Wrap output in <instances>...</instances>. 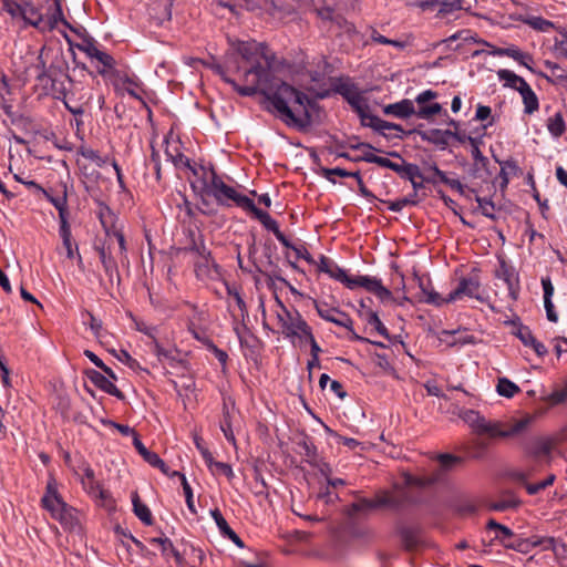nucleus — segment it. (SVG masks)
Returning a JSON list of instances; mask_svg holds the SVG:
<instances>
[{
  "mask_svg": "<svg viewBox=\"0 0 567 567\" xmlns=\"http://www.w3.org/2000/svg\"><path fill=\"white\" fill-rule=\"evenodd\" d=\"M83 488L89 493L93 494L95 489H99L100 482L95 480V473L92 467H85V473L81 478Z\"/></svg>",
  "mask_w": 567,
  "mask_h": 567,
  "instance_id": "55",
  "label": "nucleus"
},
{
  "mask_svg": "<svg viewBox=\"0 0 567 567\" xmlns=\"http://www.w3.org/2000/svg\"><path fill=\"white\" fill-rule=\"evenodd\" d=\"M256 49H257L256 41H243V42H239V44L237 47V52L244 61L252 64L256 61H259L258 59H256Z\"/></svg>",
  "mask_w": 567,
  "mask_h": 567,
  "instance_id": "45",
  "label": "nucleus"
},
{
  "mask_svg": "<svg viewBox=\"0 0 567 567\" xmlns=\"http://www.w3.org/2000/svg\"><path fill=\"white\" fill-rule=\"evenodd\" d=\"M558 540L555 537L551 536H530L528 543H523V546L518 548L520 550V554H528L533 550L535 547H540L542 550H551L556 553V545Z\"/></svg>",
  "mask_w": 567,
  "mask_h": 567,
  "instance_id": "31",
  "label": "nucleus"
},
{
  "mask_svg": "<svg viewBox=\"0 0 567 567\" xmlns=\"http://www.w3.org/2000/svg\"><path fill=\"white\" fill-rule=\"evenodd\" d=\"M153 339V352L157 355L158 360L166 359L172 367L181 365L183 369L188 370V362L184 359H177L172 350H167L161 346L156 338L148 331H144Z\"/></svg>",
  "mask_w": 567,
  "mask_h": 567,
  "instance_id": "33",
  "label": "nucleus"
},
{
  "mask_svg": "<svg viewBox=\"0 0 567 567\" xmlns=\"http://www.w3.org/2000/svg\"><path fill=\"white\" fill-rule=\"evenodd\" d=\"M166 156L172 161L175 167L177 168H187L194 175L197 174L196 168L192 165L190 159L185 156L177 147H175L174 152L167 147L165 150Z\"/></svg>",
  "mask_w": 567,
  "mask_h": 567,
  "instance_id": "40",
  "label": "nucleus"
},
{
  "mask_svg": "<svg viewBox=\"0 0 567 567\" xmlns=\"http://www.w3.org/2000/svg\"><path fill=\"white\" fill-rule=\"evenodd\" d=\"M312 302L317 313L321 319L328 322H332L339 327H343L349 331V340L363 343L370 342V339L362 337L354 331L353 320L347 312L340 310L339 308H329L327 303H321L316 299H313Z\"/></svg>",
  "mask_w": 567,
  "mask_h": 567,
  "instance_id": "11",
  "label": "nucleus"
},
{
  "mask_svg": "<svg viewBox=\"0 0 567 567\" xmlns=\"http://www.w3.org/2000/svg\"><path fill=\"white\" fill-rule=\"evenodd\" d=\"M210 515H212L213 519L215 520V523L219 529V533L224 537H226L233 529L228 525V523L225 519V517L223 516L221 512L218 508H214L210 511Z\"/></svg>",
  "mask_w": 567,
  "mask_h": 567,
  "instance_id": "63",
  "label": "nucleus"
},
{
  "mask_svg": "<svg viewBox=\"0 0 567 567\" xmlns=\"http://www.w3.org/2000/svg\"><path fill=\"white\" fill-rule=\"evenodd\" d=\"M363 126L370 127L379 133H382L383 130L396 128V123L388 122V121L381 120L377 115L370 114L369 118L367 120V122Z\"/></svg>",
  "mask_w": 567,
  "mask_h": 567,
  "instance_id": "52",
  "label": "nucleus"
},
{
  "mask_svg": "<svg viewBox=\"0 0 567 567\" xmlns=\"http://www.w3.org/2000/svg\"><path fill=\"white\" fill-rule=\"evenodd\" d=\"M313 7V11L321 20L322 28L327 29V32L332 33L334 37L347 35L348 39L359 34L355 25L348 21L342 14L336 13L337 0H310Z\"/></svg>",
  "mask_w": 567,
  "mask_h": 567,
  "instance_id": "4",
  "label": "nucleus"
},
{
  "mask_svg": "<svg viewBox=\"0 0 567 567\" xmlns=\"http://www.w3.org/2000/svg\"><path fill=\"white\" fill-rule=\"evenodd\" d=\"M241 328L239 326L234 327V332L238 337L240 347L255 350L259 342L258 338L249 330L245 321H241Z\"/></svg>",
  "mask_w": 567,
  "mask_h": 567,
  "instance_id": "38",
  "label": "nucleus"
},
{
  "mask_svg": "<svg viewBox=\"0 0 567 567\" xmlns=\"http://www.w3.org/2000/svg\"><path fill=\"white\" fill-rule=\"evenodd\" d=\"M297 445L301 449V452L306 456V462H308L311 466H316L318 464L319 455L317 446L311 441V437L302 433L301 439L297 442Z\"/></svg>",
  "mask_w": 567,
  "mask_h": 567,
  "instance_id": "37",
  "label": "nucleus"
},
{
  "mask_svg": "<svg viewBox=\"0 0 567 567\" xmlns=\"http://www.w3.org/2000/svg\"><path fill=\"white\" fill-rule=\"evenodd\" d=\"M131 497L133 504V513L136 515V517L146 526L153 525L154 518L151 509L141 501L138 493L134 491Z\"/></svg>",
  "mask_w": 567,
  "mask_h": 567,
  "instance_id": "36",
  "label": "nucleus"
},
{
  "mask_svg": "<svg viewBox=\"0 0 567 567\" xmlns=\"http://www.w3.org/2000/svg\"><path fill=\"white\" fill-rule=\"evenodd\" d=\"M443 107L440 103H430L427 106H421L415 109L414 102L409 99H403L396 103L388 104L383 107L385 115H393L398 118H408L415 115L422 120H429L434 115L441 114Z\"/></svg>",
  "mask_w": 567,
  "mask_h": 567,
  "instance_id": "9",
  "label": "nucleus"
},
{
  "mask_svg": "<svg viewBox=\"0 0 567 567\" xmlns=\"http://www.w3.org/2000/svg\"><path fill=\"white\" fill-rule=\"evenodd\" d=\"M133 445L136 449V451L138 452V454L143 457V460L145 462H147L150 465L152 463H156V462L158 463V456L159 455L157 453H155V452L150 451L142 443V441L140 440V435L138 434H135Z\"/></svg>",
  "mask_w": 567,
  "mask_h": 567,
  "instance_id": "51",
  "label": "nucleus"
},
{
  "mask_svg": "<svg viewBox=\"0 0 567 567\" xmlns=\"http://www.w3.org/2000/svg\"><path fill=\"white\" fill-rule=\"evenodd\" d=\"M13 178L23 185H25L30 190H32L35 195L42 194L51 204L52 200H59L61 196H53L50 192L44 189L40 184L35 181H27L22 178L20 175L14 174Z\"/></svg>",
  "mask_w": 567,
  "mask_h": 567,
  "instance_id": "44",
  "label": "nucleus"
},
{
  "mask_svg": "<svg viewBox=\"0 0 567 567\" xmlns=\"http://www.w3.org/2000/svg\"><path fill=\"white\" fill-rule=\"evenodd\" d=\"M422 526L419 523L406 524L403 520L395 523V534L400 537L406 551H413L421 544Z\"/></svg>",
  "mask_w": 567,
  "mask_h": 567,
  "instance_id": "17",
  "label": "nucleus"
},
{
  "mask_svg": "<svg viewBox=\"0 0 567 567\" xmlns=\"http://www.w3.org/2000/svg\"><path fill=\"white\" fill-rule=\"evenodd\" d=\"M94 248L99 255V258L103 266L104 272L109 279V284L111 286H113V284L116 282V285L120 286L122 279H121L117 261L112 256L111 251L109 249H106L104 245L95 246Z\"/></svg>",
  "mask_w": 567,
  "mask_h": 567,
  "instance_id": "21",
  "label": "nucleus"
},
{
  "mask_svg": "<svg viewBox=\"0 0 567 567\" xmlns=\"http://www.w3.org/2000/svg\"><path fill=\"white\" fill-rule=\"evenodd\" d=\"M519 505H520V502L512 495L511 497H507L505 499L493 502L489 505V508L495 512H504L507 509L516 508Z\"/></svg>",
  "mask_w": 567,
  "mask_h": 567,
  "instance_id": "61",
  "label": "nucleus"
},
{
  "mask_svg": "<svg viewBox=\"0 0 567 567\" xmlns=\"http://www.w3.org/2000/svg\"><path fill=\"white\" fill-rule=\"evenodd\" d=\"M497 76L501 81L505 82V86L511 87L518 92V87L523 86V82H526L524 78L517 75L511 70L501 69L497 71Z\"/></svg>",
  "mask_w": 567,
  "mask_h": 567,
  "instance_id": "43",
  "label": "nucleus"
},
{
  "mask_svg": "<svg viewBox=\"0 0 567 567\" xmlns=\"http://www.w3.org/2000/svg\"><path fill=\"white\" fill-rule=\"evenodd\" d=\"M426 174H423V182L426 184L436 185L439 182L443 183L446 179V174L436 163H432L425 168Z\"/></svg>",
  "mask_w": 567,
  "mask_h": 567,
  "instance_id": "49",
  "label": "nucleus"
},
{
  "mask_svg": "<svg viewBox=\"0 0 567 567\" xmlns=\"http://www.w3.org/2000/svg\"><path fill=\"white\" fill-rule=\"evenodd\" d=\"M189 245L185 247V251H190L200 258L195 262V274L197 278L209 277L210 271L214 270L216 274H220V266L214 259L212 251L206 247L204 235L195 230H188Z\"/></svg>",
  "mask_w": 567,
  "mask_h": 567,
  "instance_id": "8",
  "label": "nucleus"
},
{
  "mask_svg": "<svg viewBox=\"0 0 567 567\" xmlns=\"http://www.w3.org/2000/svg\"><path fill=\"white\" fill-rule=\"evenodd\" d=\"M74 33L82 39L81 43H74L66 33H63V37L70 45L71 51L73 50V48H76L78 50L84 52L89 58L93 59L95 52L99 51V49L95 45L96 41L94 40V38L91 37L83 28L78 29V32Z\"/></svg>",
  "mask_w": 567,
  "mask_h": 567,
  "instance_id": "28",
  "label": "nucleus"
},
{
  "mask_svg": "<svg viewBox=\"0 0 567 567\" xmlns=\"http://www.w3.org/2000/svg\"><path fill=\"white\" fill-rule=\"evenodd\" d=\"M547 130L554 137H560L566 132V123L561 112L547 120Z\"/></svg>",
  "mask_w": 567,
  "mask_h": 567,
  "instance_id": "46",
  "label": "nucleus"
},
{
  "mask_svg": "<svg viewBox=\"0 0 567 567\" xmlns=\"http://www.w3.org/2000/svg\"><path fill=\"white\" fill-rule=\"evenodd\" d=\"M85 377L103 392L115 396L118 400H125L124 393L111 381L109 378L97 370L86 369L84 371Z\"/></svg>",
  "mask_w": 567,
  "mask_h": 567,
  "instance_id": "23",
  "label": "nucleus"
},
{
  "mask_svg": "<svg viewBox=\"0 0 567 567\" xmlns=\"http://www.w3.org/2000/svg\"><path fill=\"white\" fill-rule=\"evenodd\" d=\"M310 92L313 93V95H308L307 93L302 92L303 96H306V100L302 99L301 105L295 103V101H289L287 103L289 110L292 113V116L298 121H301V123L305 125L300 127L298 124L292 123L287 116L280 115V120L287 126L295 127L302 133H306L309 130V127L315 122V114L321 110L318 101L330 96V90L316 92L311 89Z\"/></svg>",
  "mask_w": 567,
  "mask_h": 567,
  "instance_id": "5",
  "label": "nucleus"
},
{
  "mask_svg": "<svg viewBox=\"0 0 567 567\" xmlns=\"http://www.w3.org/2000/svg\"><path fill=\"white\" fill-rule=\"evenodd\" d=\"M493 54L498 55V56L512 58L513 60L518 62L520 65H523L527 70H529L532 73H534L540 78H544L548 83H555V81L549 75H547L546 73H544L542 71H536L532 66V63L534 62V58L530 53L523 52L518 47H516L514 44H511L506 48H496L493 51Z\"/></svg>",
  "mask_w": 567,
  "mask_h": 567,
  "instance_id": "16",
  "label": "nucleus"
},
{
  "mask_svg": "<svg viewBox=\"0 0 567 567\" xmlns=\"http://www.w3.org/2000/svg\"><path fill=\"white\" fill-rule=\"evenodd\" d=\"M543 400L549 403L551 406L561 404L567 401V384L559 390L553 391L547 396H544Z\"/></svg>",
  "mask_w": 567,
  "mask_h": 567,
  "instance_id": "64",
  "label": "nucleus"
},
{
  "mask_svg": "<svg viewBox=\"0 0 567 567\" xmlns=\"http://www.w3.org/2000/svg\"><path fill=\"white\" fill-rule=\"evenodd\" d=\"M489 442L485 440H474L464 447L466 456L471 460H483L487 455Z\"/></svg>",
  "mask_w": 567,
  "mask_h": 567,
  "instance_id": "39",
  "label": "nucleus"
},
{
  "mask_svg": "<svg viewBox=\"0 0 567 567\" xmlns=\"http://www.w3.org/2000/svg\"><path fill=\"white\" fill-rule=\"evenodd\" d=\"M498 395L511 399L520 392L519 386L507 378H499L496 385Z\"/></svg>",
  "mask_w": 567,
  "mask_h": 567,
  "instance_id": "47",
  "label": "nucleus"
},
{
  "mask_svg": "<svg viewBox=\"0 0 567 567\" xmlns=\"http://www.w3.org/2000/svg\"><path fill=\"white\" fill-rule=\"evenodd\" d=\"M207 65L215 74L219 75L220 79L231 85L234 91H236L240 96H255L256 94H260L265 97V110L271 114H275L279 120L280 115L287 116L292 123L298 124V126H302L301 121H298L292 116L291 111L289 110L287 103L289 101H295V103L301 105L303 96L302 91L298 90L293 85L280 81L277 85H272V73L267 66L260 61H256L250 64L249 68H246L243 73V84L238 83L235 79L228 75V69H226L220 63H204Z\"/></svg>",
  "mask_w": 567,
  "mask_h": 567,
  "instance_id": "1",
  "label": "nucleus"
},
{
  "mask_svg": "<svg viewBox=\"0 0 567 567\" xmlns=\"http://www.w3.org/2000/svg\"><path fill=\"white\" fill-rule=\"evenodd\" d=\"M498 264L499 266L495 271V277L505 281L509 297L513 300H517L519 293L518 274L504 257H498Z\"/></svg>",
  "mask_w": 567,
  "mask_h": 567,
  "instance_id": "18",
  "label": "nucleus"
},
{
  "mask_svg": "<svg viewBox=\"0 0 567 567\" xmlns=\"http://www.w3.org/2000/svg\"><path fill=\"white\" fill-rule=\"evenodd\" d=\"M93 59H96L103 65L102 69L97 70V73L104 78L110 76L112 79V72L115 70L114 69V64H115L114 58L111 54L99 50L97 52H95V55L93 56Z\"/></svg>",
  "mask_w": 567,
  "mask_h": 567,
  "instance_id": "42",
  "label": "nucleus"
},
{
  "mask_svg": "<svg viewBox=\"0 0 567 567\" xmlns=\"http://www.w3.org/2000/svg\"><path fill=\"white\" fill-rule=\"evenodd\" d=\"M3 4V10L7 11L12 18L20 17L22 20L34 28H39L40 23L42 22L43 18L42 14H38L37 19H31L28 16V11L25 6L17 0H1Z\"/></svg>",
  "mask_w": 567,
  "mask_h": 567,
  "instance_id": "26",
  "label": "nucleus"
},
{
  "mask_svg": "<svg viewBox=\"0 0 567 567\" xmlns=\"http://www.w3.org/2000/svg\"><path fill=\"white\" fill-rule=\"evenodd\" d=\"M532 422V416L527 415L520 420H517L509 426H505L499 421H484L478 424L477 435H487L489 439H507L515 436L526 430Z\"/></svg>",
  "mask_w": 567,
  "mask_h": 567,
  "instance_id": "12",
  "label": "nucleus"
},
{
  "mask_svg": "<svg viewBox=\"0 0 567 567\" xmlns=\"http://www.w3.org/2000/svg\"><path fill=\"white\" fill-rule=\"evenodd\" d=\"M396 174L401 178L408 179L410 183L416 178L423 179V173L420 167L416 164L405 162V159H402V164H400Z\"/></svg>",
  "mask_w": 567,
  "mask_h": 567,
  "instance_id": "41",
  "label": "nucleus"
},
{
  "mask_svg": "<svg viewBox=\"0 0 567 567\" xmlns=\"http://www.w3.org/2000/svg\"><path fill=\"white\" fill-rule=\"evenodd\" d=\"M354 501L349 505L344 506L342 513L349 519H355L361 516H368L370 512L381 509V508H391L394 511H399L404 505V497L394 496L388 489H379L375 492L373 498H368L361 496L359 491L353 492Z\"/></svg>",
  "mask_w": 567,
  "mask_h": 567,
  "instance_id": "3",
  "label": "nucleus"
},
{
  "mask_svg": "<svg viewBox=\"0 0 567 567\" xmlns=\"http://www.w3.org/2000/svg\"><path fill=\"white\" fill-rule=\"evenodd\" d=\"M522 85L518 87V93L523 99L524 113L528 115L534 114L539 109V100L527 82H523Z\"/></svg>",
  "mask_w": 567,
  "mask_h": 567,
  "instance_id": "34",
  "label": "nucleus"
},
{
  "mask_svg": "<svg viewBox=\"0 0 567 567\" xmlns=\"http://www.w3.org/2000/svg\"><path fill=\"white\" fill-rule=\"evenodd\" d=\"M226 290L229 296L234 297L236 305L240 310L241 321L244 322L248 317V310L247 305L239 292V289L236 286L226 284Z\"/></svg>",
  "mask_w": 567,
  "mask_h": 567,
  "instance_id": "53",
  "label": "nucleus"
},
{
  "mask_svg": "<svg viewBox=\"0 0 567 567\" xmlns=\"http://www.w3.org/2000/svg\"><path fill=\"white\" fill-rule=\"evenodd\" d=\"M496 163L501 165V171L498 174L499 187L501 189H505L509 183V176H519L523 174L522 168L517 165V162L513 158L501 161L495 155H493Z\"/></svg>",
  "mask_w": 567,
  "mask_h": 567,
  "instance_id": "30",
  "label": "nucleus"
},
{
  "mask_svg": "<svg viewBox=\"0 0 567 567\" xmlns=\"http://www.w3.org/2000/svg\"><path fill=\"white\" fill-rule=\"evenodd\" d=\"M78 153L86 159L94 162L99 167H103L107 162L109 157L101 156L100 153L93 148L80 147Z\"/></svg>",
  "mask_w": 567,
  "mask_h": 567,
  "instance_id": "56",
  "label": "nucleus"
},
{
  "mask_svg": "<svg viewBox=\"0 0 567 567\" xmlns=\"http://www.w3.org/2000/svg\"><path fill=\"white\" fill-rule=\"evenodd\" d=\"M554 49L559 56L567 59V31L560 29L554 39Z\"/></svg>",
  "mask_w": 567,
  "mask_h": 567,
  "instance_id": "62",
  "label": "nucleus"
},
{
  "mask_svg": "<svg viewBox=\"0 0 567 567\" xmlns=\"http://www.w3.org/2000/svg\"><path fill=\"white\" fill-rule=\"evenodd\" d=\"M37 69L40 70V73L37 75V80L39 82H43L44 80L50 81L52 90L59 93L58 97L61 95L65 97L66 89L60 80L65 78L69 82H73L69 74V63L65 58L62 54L56 55L51 61L50 65L47 66L42 55H39Z\"/></svg>",
  "mask_w": 567,
  "mask_h": 567,
  "instance_id": "7",
  "label": "nucleus"
},
{
  "mask_svg": "<svg viewBox=\"0 0 567 567\" xmlns=\"http://www.w3.org/2000/svg\"><path fill=\"white\" fill-rule=\"evenodd\" d=\"M364 288L367 291L373 293L381 301L392 300L393 295L391 290L382 285V281L375 277L370 276H350L347 288L357 289Z\"/></svg>",
  "mask_w": 567,
  "mask_h": 567,
  "instance_id": "15",
  "label": "nucleus"
},
{
  "mask_svg": "<svg viewBox=\"0 0 567 567\" xmlns=\"http://www.w3.org/2000/svg\"><path fill=\"white\" fill-rule=\"evenodd\" d=\"M203 193L213 196L220 206L229 207L230 202H233L245 212L254 202L248 196L238 193L234 187L227 185L214 167L210 168V182L209 184H204Z\"/></svg>",
  "mask_w": 567,
  "mask_h": 567,
  "instance_id": "6",
  "label": "nucleus"
},
{
  "mask_svg": "<svg viewBox=\"0 0 567 567\" xmlns=\"http://www.w3.org/2000/svg\"><path fill=\"white\" fill-rule=\"evenodd\" d=\"M41 506L50 513L53 519L59 520L64 530L79 532L81 529L78 509L63 499L53 476L48 480L45 493L41 498Z\"/></svg>",
  "mask_w": 567,
  "mask_h": 567,
  "instance_id": "2",
  "label": "nucleus"
},
{
  "mask_svg": "<svg viewBox=\"0 0 567 567\" xmlns=\"http://www.w3.org/2000/svg\"><path fill=\"white\" fill-rule=\"evenodd\" d=\"M487 530H495V536L485 546L489 547L494 542H498L504 548L520 553L518 548L523 546V543H528L529 537H522L515 534L509 527L495 520L494 518L488 519L486 523Z\"/></svg>",
  "mask_w": 567,
  "mask_h": 567,
  "instance_id": "13",
  "label": "nucleus"
},
{
  "mask_svg": "<svg viewBox=\"0 0 567 567\" xmlns=\"http://www.w3.org/2000/svg\"><path fill=\"white\" fill-rule=\"evenodd\" d=\"M246 212L252 214V216L258 219L267 230L271 231L284 246H289L288 238L279 229L278 223L267 212L258 208L254 202Z\"/></svg>",
  "mask_w": 567,
  "mask_h": 567,
  "instance_id": "22",
  "label": "nucleus"
},
{
  "mask_svg": "<svg viewBox=\"0 0 567 567\" xmlns=\"http://www.w3.org/2000/svg\"><path fill=\"white\" fill-rule=\"evenodd\" d=\"M524 451L527 456L535 461H539L542 457L550 456L553 442L545 437H534L529 442L525 443Z\"/></svg>",
  "mask_w": 567,
  "mask_h": 567,
  "instance_id": "25",
  "label": "nucleus"
},
{
  "mask_svg": "<svg viewBox=\"0 0 567 567\" xmlns=\"http://www.w3.org/2000/svg\"><path fill=\"white\" fill-rule=\"evenodd\" d=\"M318 270L327 274L330 278L341 282L347 287L350 276L344 269L339 267L332 259L321 255L319 258Z\"/></svg>",
  "mask_w": 567,
  "mask_h": 567,
  "instance_id": "27",
  "label": "nucleus"
},
{
  "mask_svg": "<svg viewBox=\"0 0 567 567\" xmlns=\"http://www.w3.org/2000/svg\"><path fill=\"white\" fill-rule=\"evenodd\" d=\"M52 205L59 213V235L62 239V245L65 248L66 258L74 259L75 252L79 251V246L72 239L71 225L69 223L70 213L68 207L66 186H64L61 198L59 200H52Z\"/></svg>",
  "mask_w": 567,
  "mask_h": 567,
  "instance_id": "10",
  "label": "nucleus"
},
{
  "mask_svg": "<svg viewBox=\"0 0 567 567\" xmlns=\"http://www.w3.org/2000/svg\"><path fill=\"white\" fill-rule=\"evenodd\" d=\"M423 126V124H419L417 127L408 130L406 134H417L423 142L431 143L442 151L449 146L451 130L431 128L423 131L421 130Z\"/></svg>",
  "mask_w": 567,
  "mask_h": 567,
  "instance_id": "19",
  "label": "nucleus"
},
{
  "mask_svg": "<svg viewBox=\"0 0 567 567\" xmlns=\"http://www.w3.org/2000/svg\"><path fill=\"white\" fill-rule=\"evenodd\" d=\"M257 58L262 59L265 61L264 66H267L269 70H271V66L276 60V54L269 50L265 42H257L256 59Z\"/></svg>",
  "mask_w": 567,
  "mask_h": 567,
  "instance_id": "54",
  "label": "nucleus"
},
{
  "mask_svg": "<svg viewBox=\"0 0 567 567\" xmlns=\"http://www.w3.org/2000/svg\"><path fill=\"white\" fill-rule=\"evenodd\" d=\"M358 313L359 317L363 319L369 326H372L379 334L386 338L388 340L392 339V337L389 333V330L381 321L377 311L372 309L358 310Z\"/></svg>",
  "mask_w": 567,
  "mask_h": 567,
  "instance_id": "35",
  "label": "nucleus"
},
{
  "mask_svg": "<svg viewBox=\"0 0 567 567\" xmlns=\"http://www.w3.org/2000/svg\"><path fill=\"white\" fill-rule=\"evenodd\" d=\"M220 430L224 433L226 440L235 445L236 439L233 432L231 416L226 402L223 404V420L220 421Z\"/></svg>",
  "mask_w": 567,
  "mask_h": 567,
  "instance_id": "48",
  "label": "nucleus"
},
{
  "mask_svg": "<svg viewBox=\"0 0 567 567\" xmlns=\"http://www.w3.org/2000/svg\"><path fill=\"white\" fill-rule=\"evenodd\" d=\"M351 109L359 115L360 123L363 126L367 120L370 116V106L367 102V99L362 95L361 92L355 90L351 95L346 99Z\"/></svg>",
  "mask_w": 567,
  "mask_h": 567,
  "instance_id": "32",
  "label": "nucleus"
},
{
  "mask_svg": "<svg viewBox=\"0 0 567 567\" xmlns=\"http://www.w3.org/2000/svg\"><path fill=\"white\" fill-rule=\"evenodd\" d=\"M318 173L332 184L337 183L333 176L350 177V172L341 167L328 168L320 166Z\"/></svg>",
  "mask_w": 567,
  "mask_h": 567,
  "instance_id": "58",
  "label": "nucleus"
},
{
  "mask_svg": "<svg viewBox=\"0 0 567 567\" xmlns=\"http://www.w3.org/2000/svg\"><path fill=\"white\" fill-rule=\"evenodd\" d=\"M188 331L192 333L193 338L203 343L208 351L213 352L217 360L220 362V364L226 365L228 361V354L226 351L219 349L215 342L207 337L206 334L199 332L196 328L194 322H189L188 324Z\"/></svg>",
  "mask_w": 567,
  "mask_h": 567,
  "instance_id": "29",
  "label": "nucleus"
},
{
  "mask_svg": "<svg viewBox=\"0 0 567 567\" xmlns=\"http://www.w3.org/2000/svg\"><path fill=\"white\" fill-rule=\"evenodd\" d=\"M323 426H324V431H326V433L328 435L337 439L338 443L349 447L350 450H354L355 447H358L361 444L358 440L352 439V437L343 436V435L339 434L337 431L332 430L331 427H329L326 424Z\"/></svg>",
  "mask_w": 567,
  "mask_h": 567,
  "instance_id": "59",
  "label": "nucleus"
},
{
  "mask_svg": "<svg viewBox=\"0 0 567 567\" xmlns=\"http://www.w3.org/2000/svg\"><path fill=\"white\" fill-rule=\"evenodd\" d=\"M476 202L483 216L491 220H496V215L493 213L495 210V204L492 198L476 196Z\"/></svg>",
  "mask_w": 567,
  "mask_h": 567,
  "instance_id": "57",
  "label": "nucleus"
},
{
  "mask_svg": "<svg viewBox=\"0 0 567 567\" xmlns=\"http://www.w3.org/2000/svg\"><path fill=\"white\" fill-rule=\"evenodd\" d=\"M437 462L442 471H452L458 465H462L464 458L450 453H442L437 455Z\"/></svg>",
  "mask_w": 567,
  "mask_h": 567,
  "instance_id": "50",
  "label": "nucleus"
},
{
  "mask_svg": "<svg viewBox=\"0 0 567 567\" xmlns=\"http://www.w3.org/2000/svg\"><path fill=\"white\" fill-rule=\"evenodd\" d=\"M478 280L472 277H462L458 281L457 287L454 290H452L445 298V302H454L458 299H462L464 296L483 301V298L478 295Z\"/></svg>",
  "mask_w": 567,
  "mask_h": 567,
  "instance_id": "20",
  "label": "nucleus"
},
{
  "mask_svg": "<svg viewBox=\"0 0 567 567\" xmlns=\"http://www.w3.org/2000/svg\"><path fill=\"white\" fill-rule=\"evenodd\" d=\"M358 87L354 84L343 83L341 79H333L332 92L340 94L344 100L348 99Z\"/></svg>",
  "mask_w": 567,
  "mask_h": 567,
  "instance_id": "60",
  "label": "nucleus"
},
{
  "mask_svg": "<svg viewBox=\"0 0 567 567\" xmlns=\"http://www.w3.org/2000/svg\"><path fill=\"white\" fill-rule=\"evenodd\" d=\"M420 292L417 295V299L420 302H424L427 305H433L435 307H441L445 305V298H443L439 292H436L432 287V281L430 278H422L419 276H415Z\"/></svg>",
  "mask_w": 567,
  "mask_h": 567,
  "instance_id": "24",
  "label": "nucleus"
},
{
  "mask_svg": "<svg viewBox=\"0 0 567 567\" xmlns=\"http://www.w3.org/2000/svg\"><path fill=\"white\" fill-rule=\"evenodd\" d=\"M97 204H99L97 217L100 219V223H101L103 229L105 230L107 236L113 235L116 238V240L118 243V248H120L121 255L126 257L127 247H126L125 236L122 233V230L116 229V227H115V223L117 219L116 215L111 209V207L109 205H106L105 203L99 202Z\"/></svg>",
  "mask_w": 567,
  "mask_h": 567,
  "instance_id": "14",
  "label": "nucleus"
}]
</instances>
